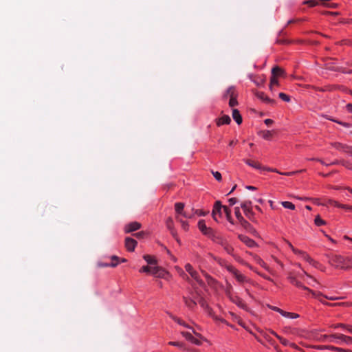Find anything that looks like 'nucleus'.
<instances>
[{"instance_id":"5fc2aeb1","label":"nucleus","mask_w":352,"mask_h":352,"mask_svg":"<svg viewBox=\"0 0 352 352\" xmlns=\"http://www.w3.org/2000/svg\"><path fill=\"white\" fill-rule=\"evenodd\" d=\"M341 164L349 170H352V164L344 160L341 161Z\"/></svg>"},{"instance_id":"bb28decb","label":"nucleus","mask_w":352,"mask_h":352,"mask_svg":"<svg viewBox=\"0 0 352 352\" xmlns=\"http://www.w3.org/2000/svg\"><path fill=\"white\" fill-rule=\"evenodd\" d=\"M223 213L225 214L226 219L228 220V221L230 223L233 225L234 224V221H233V219L232 218L231 210L226 206H223Z\"/></svg>"},{"instance_id":"603ef678","label":"nucleus","mask_w":352,"mask_h":352,"mask_svg":"<svg viewBox=\"0 0 352 352\" xmlns=\"http://www.w3.org/2000/svg\"><path fill=\"white\" fill-rule=\"evenodd\" d=\"M302 171H303V170H298V171H291V172H284V173L279 171L278 174L282 175H285V176H292L298 173H300Z\"/></svg>"},{"instance_id":"bf43d9fd","label":"nucleus","mask_w":352,"mask_h":352,"mask_svg":"<svg viewBox=\"0 0 352 352\" xmlns=\"http://www.w3.org/2000/svg\"><path fill=\"white\" fill-rule=\"evenodd\" d=\"M118 265V262L116 263H101L100 264V266L101 267H116Z\"/></svg>"},{"instance_id":"f8f14e48","label":"nucleus","mask_w":352,"mask_h":352,"mask_svg":"<svg viewBox=\"0 0 352 352\" xmlns=\"http://www.w3.org/2000/svg\"><path fill=\"white\" fill-rule=\"evenodd\" d=\"M251 205L252 202L250 201H245L241 204V207L243 209L245 216L250 219L254 215Z\"/></svg>"},{"instance_id":"37998d69","label":"nucleus","mask_w":352,"mask_h":352,"mask_svg":"<svg viewBox=\"0 0 352 352\" xmlns=\"http://www.w3.org/2000/svg\"><path fill=\"white\" fill-rule=\"evenodd\" d=\"M152 268L153 267L145 265L142 267L139 271L140 273H148L151 274Z\"/></svg>"},{"instance_id":"393cba45","label":"nucleus","mask_w":352,"mask_h":352,"mask_svg":"<svg viewBox=\"0 0 352 352\" xmlns=\"http://www.w3.org/2000/svg\"><path fill=\"white\" fill-rule=\"evenodd\" d=\"M284 75V71L280 68L279 67H274L272 69V76H275L276 78L282 76Z\"/></svg>"},{"instance_id":"8fccbe9b","label":"nucleus","mask_w":352,"mask_h":352,"mask_svg":"<svg viewBox=\"0 0 352 352\" xmlns=\"http://www.w3.org/2000/svg\"><path fill=\"white\" fill-rule=\"evenodd\" d=\"M305 3L309 5V6H310V7H315V6L320 4V1H316L315 0L306 1H305Z\"/></svg>"},{"instance_id":"c9c22d12","label":"nucleus","mask_w":352,"mask_h":352,"mask_svg":"<svg viewBox=\"0 0 352 352\" xmlns=\"http://www.w3.org/2000/svg\"><path fill=\"white\" fill-rule=\"evenodd\" d=\"M144 259L150 265H153V264H156L157 263V261L156 259L155 258V257L151 256V255H144L143 256Z\"/></svg>"},{"instance_id":"c85d7f7f","label":"nucleus","mask_w":352,"mask_h":352,"mask_svg":"<svg viewBox=\"0 0 352 352\" xmlns=\"http://www.w3.org/2000/svg\"><path fill=\"white\" fill-rule=\"evenodd\" d=\"M204 275L205 276L207 283L209 285H210L212 287H214L216 285V284L217 283V281L214 278H213L211 276H210L207 273H204Z\"/></svg>"},{"instance_id":"09e8293b","label":"nucleus","mask_w":352,"mask_h":352,"mask_svg":"<svg viewBox=\"0 0 352 352\" xmlns=\"http://www.w3.org/2000/svg\"><path fill=\"white\" fill-rule=\"evenodd\" d=\"M274 85H278V81L276 77L272 76L270 78V89H272V86Z\"/></svg>"},{"instance_id":"13d9d810","label":"nucleus","mask_w":352,"mask_h":352,"mask_svg":"<svg viewBox=\"0 0 352 352\" xmlns=\"http://www.w3.org/2000/svg\"><path fill=\"white\" fill-rule=\"evenodd\" d=\"M184 267L186 272L189 273V274H191L195 270L190 263L186 264Z\"/></svg>"},{"instance_id":"7c9ffc66","label":"nucleus","mask_w":352,"mask_h":352,"mask_svg":"<svg viewBox=\"0 0 352 352\" xmlns=\"http://www.w3.org/2000/svg\"><path fill=\"white\" fill-rule=\"evenodd\" d=\"M217 261L218 264H219L220 266H221V267H223L226 268V269L227 270V271H228V268H229L230 267H234L232 265L229 264L226 261H225V260H223V259H221V258H217Z\"/></svg>"},{"instance_id":"79ce46f5","label":"nucleus","mask_w":352,"mask_h":352,"mask_svg":"<svg viewBox=\"0 0 352 352\" xmlns=\"http://www.w3.org/2000/svg\"><path fill=\"white\" fill-rule=\"evenodd\" d=\"M179 222H180L181 223V226H182V228L184 230V231H188V229H189V224L188 223V221H184L182 220V219H178L177 220Z\"/></svg>"},{"instance_id":"dca6fc26","label":"nucleus","mask_w":352,"mask_h":352,"mask_svg":"<svg viewBox=\"0 0 352 352\" xmlns=\"http://www.w3.org/2000/svg\"><path fill=\"white\" fill-rule=\"evenodd\" d=\"M197 226L201 232L205 236H206L208 233H209V232L212 229L206 226L204 219H201L198 221Z\"/></svg>"},{"instance_id":"39448f33","label":"nucleus","mask_w":352,"mask_h":352,"mask_svg":"<svg viewBox=\"0 0 352 352\" xmlns=\"http://www.w3.org/2000/svg\"><path fill=\"white\" fill-rule=\"evenodd\" d=\"M329 338L331 342L335 340L337 344L346 343L347 344H352V337L343 334H332L330 336H324V338Z\"/></svg>"},{"instance_id":"423d86ee","label":"nucleus","mask_w":352,"mask_h":352,"mask_svg":"<svg viewBox=\"0 0 352 352\" xmlns=\"http://www.w3.org/2000/svg\"><path fill=\"white\" fill-rule=\"evenodd\" d=\"M294 254L298 255L300 258L307 262L309 265H312L313 267L316 268H319L320 266V264L314 260L312 258L310 257V256L305 252L296 249L294 250Z\"/></svg>"},{"instance_id":"e2e57ef3","label":"nucleus","mask_w":352,"mask_h":352,"mask_svg":"<svg viewBox=\"0 0 352 352\" xmlns=\"http://www.w3.org/2000/svg\"><path fill=\"white\" fill-rule=\"evenodd\" d=\"M238 200L236 198L232 197L228 199V203L230 206H234L237 203Z\"/></svg>"},{"instance_id":"412c9836","label":"nucleus","mask_w":352,"mask_h":352,"mask_svg":"<svg viewBox=\"0 0 352 352\" xmlns=\"http://www.w3.org/2000/svg\"><path fill=\"white\" fill-rule=\"evenodd\" d=\"M331 327L333 329L341 328L343 330L351 333V332L349 331V329L351 327L352 328V325H351V324H344V323H338V324H333Z\"/></svg>"},{"instance_id":"a19ab883","label":"nucleus","mask_w":352,"mask_h":352,"mask_svg":"<svg viewBox=\"0 0 352 352\" xmlns=\"http://www.w3.org/2000/svg\"><path fill=\"white\" fill-rule=\"evenodd\" d=\"M219 234V233H218L217 232H216L215 230H214L213 229H212L209 233H208V234L206 235L207 237H208L209 239H210L212 241H214V239Z\"/></svg>"},{"instance_id":"2eb2a0df","label":"nucleus","mask_w":352,"mask_h":352,"mask_svg":"<svg viewBox=\"0 0 352 352\" xmlns=\"http://www.w3.org/2000/svg\"><path fill=\"white\" fill-rule=\"evenodd\" d=\"M136 245L137 241L135 239L131 237H126L125 239V247L128 251L133 252Z\"/></svg>"},{"instance_id":"20e7f679","label":"nucleus","mask_w":352,"mask_h":352,"mask_svg":"<svg viewBox=\"0 0 352 352\" xmlns=\"http://www.w3.org/2000/svg\"><path fill=\"white\" fill-rule=\"evenodd\" d=\"M228 272H230L240 284L252 283L250 278L245 276L234 267H230L228 268Z\"/></svg>"},{"instance_id":"473e14b6","label":"nucleus","mask_w":352,"mask_h":352,"mask_svg":"<svg viewBox=\"0 0 352 352\" xmlns=\"http://www.w3.org/2000/svg\"><path fill=\"white\" fill-rule=\"evenodd\" d=\"M214 243L219 244L221 246L225 245L227 242L226 240L219 234L213 241Z\"/></svg>"},{"instance_id":"aec40b11","label":"nucleus","mask_w":352,"mask_h":352,"mask_svg":"<svg viewBox=\"0 0 352 352\" xmlns=\"http://www.w3.org/2000/svg\"><path fill=\"white\" fill-rule=\"evenodd\" d=\"M302 274L303 276H305L307 277L306 283L307 284L314 287L316 284H317L316 280L311 276V275L308 274L304 270H302Z\"/></svg>"},{"instance_id":"c756f323","label":"nucleus","mask_w":352,"mask_h":352,"mask_svg":"<svg viewBox=\"0 0 352 352\" xmlns=\"http://www.w3.org/2000/svg\"><path fill=\"white\" fill-rule=\"evenodd\" d=\"M257 97L261 100L267 102V103H273L274 100L270 99L268 96H267L263 92H258L256 94Z\"/></svg>"},{"instance_id":"680f3d73","label":"nucleus","mask_w":352,"mask_h":352,"mask_svg":"<svg viewBox=\"0 0 352 352\" xmlns=\"http://www.w3.org/2000/svg\"><path fill=\"white\" fill-rule=\"evenodd\" d=\"M234 214L237 219L242 216L239 207L234 208Z\"/></svg>"},{"instance_id":"2f4dec72","label":"nucleus","mask_w":352,"mask_h":352,"mask_svg":"<svg viewBox=\"0 0 352 352\" xmlns=\"http://www.w3.org/2000/svg\"><path fill=\"white\" fill-rule=\"evenodd\" d=\"M214 243L219 244L221 246L225 245L227 242L226 240L219 234L213 241Z\"/></svg>"},{"instance_id":"58836bf2","label":"nucleus","mask_w":352,"mask_h":352,"mask_svg":"<svg viewBox=\"0 0 352 352\" xmlns=\"http://www.w3.org/2000/svg\"><path fill=\"white\" fill-rule=\"evenodd\" d=\"M314 223L317 226H321L326 224V221L322 219L320 215H317L314 219Z\"/></svg>"},{"instance_id":"6e6552de","label":"nucleus","mask_w":352,"mask_h":352,"mask_svg":"<svg viewBox=\"0 0 352 352\" xmlns=\"http://www.w3.org/2000/svg\"><path fill=\"white\" fill-rule=\"evenodd\" d=\"M331 146L338 151L345 153L352 156V146L340 142H331Z\"/></svg>"},{"instance_id":"a211bd4d","label":"nucleus","mask_w":352,"mask_h":352,"mask_svg":"<svg viewBox=\"0 0 352 352\" xmlns=\"http://www.w3.org/2000/svg\"><path fill=\"white\" fill-rule=\"evenodd\" d=\"M182 334L188 341L190 342L191 343L196 345L201 344V341L199 339L195 338L191 333L182 331Z\"/></svg>"},{"instance_id":"1a4fd4ad","label":"nucleus","mask_w":352,"mask_h":352,"mask_svg":"<svg viewBox=\"0 0 352 352\" xmlns=\"http://www.w3.org/2000/svg\"><path fill=\"white\" fill-rule=\"evenodd\" d=\"M223 206H223L221 204L220 201H217L214 203V207H213V210H212V215L213 217V219L216 221H218L217 216L219 218L222 217L223 213Z\"/></svg>"},{"instance_id":"f3484780","label":"nucleus","mask_w":352,"mask_h":352,"mask_svg":"<svg viewBox=\"0 0 352 352\" xmlns=\"http://www.w3.org/2000/svg\"><path fill=\"white\" fill-rule=\"evenodd\" d=\"M239 239L250 248H254L256 246V242L248 236L240 234L239 235Z\"/></svg>"},{"instance_id":"ea45409f","label":"nucleus","mask_w":352,"mask_h":352,"mask_svg":"<svg viewBox=\"0 0 352 352\" xmlns=\"http://www.w3.org/2000/svg\"><path fill=\"white\" fill-rule=\"evenodd\" d=\"M329 1V0H320V5H322L324 6H325V7L331 8H334L337 7V4L336 3H327V1Z\"/></svg>"},{"instance_id":"69168bd1","label":"nucleus","mask_w":352,"mask_h":352,"mask_svg":"<svg viewBox=\"0 0 352 352\" xmlns=\"http://www.w3.org/2000/svg\"><path fill=\"white\" fill-rule=\"evenodd\" d=\"M340 208H343V209H345V210H348L352 211V206H349V205H346V204H340Z\"/></svg>"},{"instance_id":"ddd939ff","label":"nucleus","mask_w":352,"mask_h":352,"mask_svg":"<svg viewBox=\"0 0 352 352\" xmlns=\"http://www.w3.org/2000/svg\"><path fill=\"white\" fill-rule=\"evenodd\" d=\"M141 228V224L138 221L131 222L124 226V232L129 233L133 231H136Z\"/></svg>"},{"instance_id":"f257e3e1","label":"nucleus","mask_w":352,"mask_h":352,"mask_svg":"<svg viewBox=\"0 0 352 352\" xmlns=\"http://www.w3.org/2000/svg\"><path fill=\"white\" fill-rule=\"evenodd\" d=\"M303 274L301 273H294L293 272H290L288 274L287 279L289 281L291 284L293 285L300 288L302 289H304L305 291H307L308 293L311 294L313 297L318 298L320 296H322L321 293L320 292H316L311 289H310L309 287L304 285L300 280H298V278H302Z\"/></svg>"},{"instance_id":"4be33fe9","label":"nucleus","mask_w":352,"mask_h":352,"mask_svg":"<svg viewBox=\"0 0 352 352\" xmlns=\"http://www.w3.org/2000/svg\"><path fill=\"white\" fill-rule=\"evenodd\" d=\"M232 118L238 124H241L242 123V117L239 111L236 109H232Z\"/></svg>"},{"instance_id":"3c124183","label":"nucleus","mask_w":352,"mask_h":352,"mask_svg":"<svg viewBox=\"0 0 352 352\" xmlns=\"http://www.w3.org/2000/svg\"><path fill=\"white\" fill-rule=\"evenodd\" d=\"M168 344L172 345V346H177V347H179L180 349H182L184 350L185 349L184 344L182 342H169Z\"/></svg>"},{"instance_id":"4468645a","label":"nucleus","mask_w":352,"mask_h":352,"mask_svg":"<svg viewBox=\"0 0 352 352\" xmlns=\"http://www.w3.org/2000/svg\"><path fill=\"white\" fill-rule=\"evenodd\" d=\"M254 261L264 268L266 271L273 274V270L267 265V263L258 256L253 255Z\"/></svg>"},{"instance_id":"de8ad7c7","label":"nucleus","mask_w":352,"mask_h":352,"mask_svg":"<svg viewBox=\"0 0 352 352\" xmlns=\"http://www.w3.org/2000/svg\"><path fill=\"white\" fill-rule=\"evenodd\" d=\"M222 247L228 254H232L233 248L228 243V242H226Z\"/></svg>"},{"instance_id":"a878e982","label":"nucleus","mask_w":352,"mask_h":352,"mask_svg":"<svg viewBox=\"0 0 352 352\" xmlns=\"http://www.w3.org/2000/svg\"><path fill=\"white\" fill-rule=\"evenodd\" d=\"M244 162H245V163L247 165H248V166H251V167H252V168H254L255 169H257V170H262L263 169V166L259 163H258V162H254L251 161L250 160H245Z\"/></svg>"},{"instance_id":"9b49d317","label":"nucleus","mask_w":352,"mask_h":352,"mask_svg":"<svg viewBox=\"0 0 352 352\" xmlns=\"http://www.w3.org/2000/svg\"><path fill=\"white\" fill-rule=\"evenodd\" d=\"M151 274L153 275L155 277L161 278H167V277L169 276V274L168 272L162 269V267L155 266L153 267Z\"/></svg>"},{"instance_id":"7ed1b4c3","label":"nucleus","mask_w":352,"mask_h":352,"mask_svg":"<svg viewBox=\"0 0 352 352\" xmlns=\"http://www.w3.org/2000/svg\"><path fill=\"white\" fill-rule=\"evenodd\" d=\"M184 206L185 205L182 202H177L175 204L176 220L182 219L181 217H183L186 219H191L193 217V212H190V210H185Z\"/></svg>"},{"instance_id":"6e6d98bb","label":"nucleus","mask_w":352,"mask_h":352,"mask_svg":"<svg viewBox=\"0 0 352 352\" xmlns=\"http://www.w3.org/2000/svg\"><path fill=\"white\" fill-rule=\"evenodd\" d=\"M212 173L216 180L218 182L221 180V174L219 171H212Z\"/></svg>"},{"instance_id":"c03bdc74","label":"nucleus","mask_w":352,"mask_h":352,"mask_svg":"<svg viewBox=\"0 0 352 352\" xmlns=\"http://www.w3.org/2000/svg\"><path fill=\"white\" fill-rule=\"evenodd\" d=\"M326 205H330L337 208H340V204L339 202L331 199H329L327 200Z\"/></svg>"},{"instance_id":"f03ea898","label":"nucleus","mask_w":352,"mask_h":352,"mask_svg":"<svg viewBox=\"0 0 352 352\" xmlns=\"http://www.w3.org/2000/svg\"><path fill=\"white\" fill-rule=\"evenodd\" d=\"M238 91L234 86L229 87L222 96L223 100H227L229 98V106L235 107L238 104L237 101Z\"/></svg>"},{"instance_id":"0eeeda50","label":"nucleus","mask_w":352,"mask_h":352,"mask_svg":"<svg viewBox=\"0 0 352 352\" xmlns=\"http://www.w3.org/2000/svg\"><path fill=\"white\" fill-rule=\"evenodd\" d=\"M197 296L198 294H191L190 296H184L183 300L185 305L191 310H193L197 305Z\"/></svg>"},{"instance_id":"4c0bfd02","label":"nucleus","mask_w":352,"mask_h":352,"mask_svg":"<svg viewBox=\"0 0 352 352\" xmlns=\"http://www.w3.org/2000/svg\"><path fill=\"white\" fill-rule=\"evenodd\" d=\"M171 235L176 240L177 243L180 245L182 244L181 240L179 237L178 236L177 232L175 228H171L170 230Z\"/></svg>"},{"instance_id":"864d4df0","label":"nucleus","mask_w":352,"mask_h":352,"mask_svg":"<svg viewBox=\"0 0 352 352\" xmlns=\"http://www.w3.org/2000/svg\"><path fill=\"white\" fill-rule=\"evenodd\" d=\"M166 226L169 230H170L171 228H175L173 220L172 218H170V217L168 218V219L166 220Z\"/></svg>"},{"instance_id":"49530a36","label":"nucleus","mask_w":352,"mask_h":352,"mask_svg":"<svg viewBox=\"0 0 352 352\" xmlns=\"http://www.w3.org/2000/svg\"><path fill=\"white\" fill-rule=\"evenodd\" d=\"M190 212H193V217H195V215L205 216L206 214L205 212H204L202 210H195L194 208H191Z\"/></svg>"},{"instance_id":"052dcab7","label":"nucleus","mask_w":352,"mask_h":352,"mask_svg":"<svg viewBox=\"0 0 352 352\" xmlns=\"http://www.w3.org/2000/svg\"><path fill=\"white\" fill-rule=\"evenodd\" d=\"M278 340L280 342V343L285 346H287L289 343V342L287 339L283 338L281 336L278 337Z\"/></svg>"},{"instance_id":"774afa93","label":"nucleus","mask_w":352,"mask_h":352,"mask_svg":"<svg viewBox=\"0 0 352 352\" xmlns=\"http://www.w3.org/2000/svg\"><path fill=\"white\" fill-rule=\"evenodd\" d=\"M268 307H269V308L270 309H272L273 311H276V312H278L279 314H280V311L282 310L281 309H280V308H278L277 307H275V306L269 305Z\"/></svg>"},{"instance_id":"0e129e2a","label":"nucleus","mask_w":352,"mask_h":352,"mask_svg":"<svg viewBox=\"0 0 352 352\" xmlns=\"http://www.w3.org/2000/svg\"><path fill=\"white\" fill-rule=\"evenodd\" d=\"M272 258L273 259V261L276 263L278 265H280V267H281V269H283L284 268V265L275 256H272Z\"/></svg>"},{"instance_id":"e433bc0d","label":"nucleus","mask_w":352,"mask_h":352,"mask_svg":"<svg viewBox=\"0 0 352 352\" xmlns=\"http://www.w3.org/2000/svg\"><path fill=\"white\" fill-rule=\"evenodd\" d=\"M261 137L267 140H271L272 137V132L270 131H263L261 133Z\"/></svg>"},{"instance_id":"a18cd8bd","label":"nucleus","mask_w":352,"mask_h":352,"mask_svg":"<svg viewBox=\"0 0 352 352\" xmlns=\"http://www.w3.org/2000/svg\"><path fill=\"white\" fill-rule=\"evenodd\" d=\"M278 96L284 102H289L291 100L290 97L288 95L285 94V93H279Z\"/></svg>"},{"instance_id":"338daca9","label":"nucleus","mask_w":352,"mask_h":352,"mask_svg":"<svg viewBox=\"0 0 352 352\" xmlns=\"http://www.w3.org/2000/svg\"><path fill=\"white\" fill-rule=\"evenodd\" d=\"M338 124H339L346 128H350L351 126V124H349L348 122H342V121H338Z\"/></svg>"},{"instance_id":"b1692460","label":"nucleus","mask_w":352,"mask_h":352,"mask_svg":"<svg viewBox=\"0 0 352 352\" xmlns=\"http://www.w3.org/2000/svg\"><path fill=\"white\" fill-rule=\"evenodd\" d=\"M342 261H343L342 257H341L340 256H335L334 257H333L331 259L330 263L332 265H334L336 267H340V264L342 263Z\"/></svg>"},{"instance_id":"72a5a7b5","label":"nucleus","mask_w":352,"mask_h":352,"mask_svg":"<svg viewBox=\"0 0 352 352\" xmlns=\"http://www.w3.org/2000/svg\"><path fill=\"white\" fill-rule=\"evenodd\" d=\"M197 303H199L203 309H209L208 305L207 304L206 300L199 296H197Z\"/></svg>"},{"instance_id":"9d476101","label":"nucleus","mask_w":352,"mask_h":352,"mask_svg":"<svg viewBox=\"0 0 352 352\" xmlns=\"http://www.w3.org/2000/svg\"><path fill=\"white\" fill-rule=\"evenodd\" d=\"M226 294L227 296L229 298V299L234 304H236L238 307L241 308H244L245 307V305L243 302V300L239 297L236 295L233 294L230 289H227L226 291Z\"/></svg>"},{"instance_id":"f704fd0d","label":"nucleus","mask_w":352,"mask_h":352,"mask_svg":"<svg viewBox=\"0 0 352 352\" xmlns=\"http://www.w3.org/2000/svg\"><path fill=\"white\" fill-rule=\"evenodd\" d=\"M280 204L285 208H287V209L294 210L296 208L295 205L290 201H281Z\"/></svg>"},{"instance_id":"cd10ccee","label":"nucleus","mask_w":352,"mask_h":352,"mask_svg":"<svg viewBox=\"0 0 352 352\" xmlns=\"http://www.w3.org/2000/svg\"><path fill=\"white\" fill-rule=\"evenodd\" d=\"M190 275L199 285H204V281L201 280L199 273L196 270H194L191 274H190Z\"/></svg>"},{"instance_id":"4d7b16f0","label":"nucleus","mask_w":352,"mask_h":352,"mask_svg":"<svg viewBox=\"0 0 352 352\" xmlns=\"http://www.w3.org/2000/svg\"><path fill=\"white\" fill-rule=\"evenodd\" d=\"M173 320L177 322L179 324L182 325V326H184L185 327H187L188 328V326L185 323L184 321H183L182 320L178 318H173Z\"/></svg>"},{"instance_id":"5701e85b","label":"nucleus","mask_w":352,"mask_h":352,"mask_svg":"<svg viewBox=\"0 0 352 352\" xmlns=\"http://www.w3.org/2000/svg\"><path fill=\"white\" fill-rule=\"evenodd\" d=\"M280 314L282 316L287 318L296 319V318H299V315L298 314L293 313V312H287L283 309L281 310Z\"/></svg>"},{"instance_id":"6ab92c4d","label":"nucleus","mask_w":352,"mask_h":352,"mask_svg":"<svg viewBox=\"0 0 352 352\" xmlns=\"http://www.w3.org/2000/svg\"><path fill=\"white\" fill-rule=\"evenodd\" d=\"M231 122V119L229 116L223 115L217 120V125L220 126L223 124H229Z\"/></svg>"}]
</instances>
